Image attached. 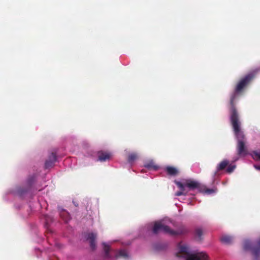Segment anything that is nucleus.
I'll list each match as a JSON object with an SVG mask.
<instances>
[{
    "mask_svg": "<svg viewBox=\"0 0 260 260\" xmlns=\"http://www.w3.org/2000/svg\"><path fill=\"white\" fill-rule=\"evenodd\" d=\"M139 157L138 153L136 152H133L129 154L127 157V161L129 163H132L136 160H137Z\"/></svg>",
    "mask_w": 260,
    "mask_h": 260,
    "instance_id": "obj_16",
    "label": "nucleus"
},
{
    "mask_svg": "<svg viewBox=\"0 0 260 260\" xmlns=\"http://www.w3.org/2000/svg\"><path fill=\"white\" fill-rule=\"evenodd\" d=\"M179 251L176 256L179 257L185 258V260H209L208 255L204 252L191 253L189 248L184 245H179Z\"/></svg>",
    "mask_w": 260,
    "mask_h": 260,
    "instance_id": "obj_3",
    "label": "nucleus"
},
{
    "mask_svg": "<svg viewBox=\"0 0 260 260\" xmlns=\"http://www.w3.org/2000/svg\"><path fill=\"white\" fill-rule=\"evenodd\" d=\"M254 167L257 170H260V166L254 165Z\"/></svg>",
    "mask_w": 260,
    "mask_h": 260,
    "instance_id": "obj_24",
    "label": "nucleus"
},
{
    "mask_svg": "<svg viewBox=\"0 0 260 260\" xmlns=\"http://www.w3.org/2000/svg\"><path fill=\"white\" fill-rule=\"evenodd\" d=\"M144 166L147 169L153 170H157L159 168V167L156 165L153 161H149Z\"/></svg>",
    "mask_w": 260,
    "mask_h": 260,
    "instance_id": "obj_15",
    "label": "nucleus"
},
{
    "mask_svg": "<svg viewBox=\"0 0 260 260\" xmlns=\"http://www.w3.org/2000/svg\"><path fill=\"white\" fill-rule=\"evenodd\" d=\"M73 203H74V204L75 205V206H77L78 205L76 204V203H75V202L73 201Z\"/></svg>",
    "mask_w": 260,
    "mask_h": 260,
    "instance_id": "obj_27",
    "label": "nucleus"
},
{
    "mask_svg": "<svg viewBox=\"0 0 260 260\" xmlns=\"http://www.w3.org/2000/svg\"><path fill=\"white\" fill-rule=\"evenodd\" d=\"M230 121L237 140L236 146L237 155L239 156H245L248 153L247 148L246 146V139L243 132L241 129L239 116H236L234 114L233 115H230Z\"/></svg>",
    "mask_w": 260,
    "mask_h": 260,
    "instance_id": "obj_1",
    "label": "nucleus"
},
{
    "mask_svg": "<svg viewBox=\"0 0 260 260\" xmlns=\"http://www.w3.org/2000/svg\"><path fill=\"white\" fill-rule=\"evenodd\" d=\"M175 184L180 188V190L175 193L176 196H186L187 191H186L185 188L183 183L175 180L174 181Z\"/></svg>",
    "mask_w": 260,
    "mask_h": 260,
    "instance_id": "obj_11",
    "label": "nucleus"
},
{
    "mask_svg": "<svg viewBox=\"0 0 260 260\" xmlns=\"http://www.w3.org/2000/svg\"><path fill=\"white\" fill-rule=\"evenodd\" d=\"M258 70H256L250 72L241 78L235 87L234 91L231 94L230 101V115H234L239 116L238 111L236 108V101L238 98V94L241 92L254 78Z\"/></svg>",
    "mask_w": 260,
    "mask_h": 260,
    "instance_id": "obj_2",
    "label": "nucleus"
},
{
    "mask_svg": "<svg viewBox=\"0 0 260 260\" xmlns=\"http://www.w3.org/2000/svg\"><path fill=\"white\" fill-rule=\"evenodd\" d=\"M26 192V190H25V191H23V190H20V193L21 194H23V193H24V192Z\"/></svg>",
    "mask_w": 260,
    "mask_h": 260,
    "instance_id": "obj_26",
    "label": "nucleus"
},
{
    "mask_svg": "<svg viewBox=\"0 0 260 260\" xmlns=\"http://www.w3.org/2000/svg\"><path fill=\"white\" fill-rule=\"evenodd\" d=\"M216 190V189H213V188L206 189L205 191V192L207 194H211V193L215 192Z\"/></svg>",
    "mask_w": 260,
    "mask_h": 260,
    "instance_id": "obj_23",
    "label": "nucleus"
},
{
    "mask_svg": "<svg viewBox=\"0 0 260 260\" xmlns=\"http://www.w3.org/2000/svg\"><path fill=\"white\" fill-rule=\"evenodd\" d=\"M111 155L107 152H99L98 158L101 161H105L110 159Z\"/></svg>",
    "mask_w": 260,
    "mask_h": 260,
    "instance_id": "obj_13",
    "label": "nucleus"
},
{
    "mask_svg": "<svg viewBox=\"0 0 260 260\" xmlns=\"http://www.w3.org/2000/svg\"><path fill=\"white\" fill-rule=\"evenodd\" d=\"M122 256L124 257H127V254L126 252L124 250H120L116 257Z\"/></svg>",
    "mask_w": 260,
    "mask_h": 260,
    "instance_id": "obj_22",
    "label": "nucleus"
},
{
    "mask_svg": "<svg viewBox=\"0 0 260 260\" xmlns=\"http://www.w3.org/2000/svg\"><path fill=\"white\" fill-rule=\"evenodd\" d=\"M60 216L65 222H68L70 219V215L69 213L65 210H63L61 212Z\"/></svg>",
    "mask_w": 260,
    "mask_h": 260,
    "instance_id": "obj_18",
    "label": "nucleus"
},
{
    "mask_svg": "<svg viewBox=\"0 0 260 260\" xmlns=\"http://www.w3.org/2000/svg\"><path fill=\"white\" fill-rule=\"evenodd\" d=\"M203 230L201 228H198L195 230L196 237L198 238L199 240L202 239V236L203 235Z\"/></svg>",
    "mask_w": 260,
    "mask_h": 260,
    "instance_id": "obj_19",
    "label": "nucleus"
},
{
    "mask_svg": "<svg viewBox=\"0 0 260 260\" xmlns=\"http://www.w3.org/2000/svg\"><path fill=\"white\" fill-rule=\"evenodd\" d=\"M97 237V234L93 233H90L87 234L86 237V240L89 241L90 243V248L93 250H95L96 246L95 240Z\"/></svg>",
    "mask_w": 260,
    "mask_h": 260,
    "instance_id": "obj_7",
    "label": "nucleus"
},
{
    "mask_svg": "<svg viewBox=\"0 0 260 260\" xmlns=\"http://www.w3.org/2000/svg\"><path fill=\"white\" fill-rule=\"evenodd\" d=\"M188 229L183 225H180L176 231L171 229L170 235L176 236L183 235L188 232Z\"/></svg>",
    "mask_w": 260,
    "mask_h": 260,
    "instance_id": "obj_9",
    "label": "nucleus"
},
{
    "mask_svg": "<svg viewBox=\"0 0 260 260\" xmlns=\"http://www.w3.org/2000/svg\"><path fill=\"white\" fill-rule=\"evenodd\" d=\"M103 249L105 251V257L108 258H111V256L109 253V251L110 250V246L106 244L105 243H103Z\"/></svg>",
    "mask_w": 260,
    "mask_h": 260,
    "instance_id": "obj_17",
    "label": "nucleus"
},
{
    "mask_svg": "<svg viewBox=\"0 0 260 260\" xmlns=\"http://www.w3.org/2000/svg\"><path fill=\"white\" fill-rule=\"evenodd\" d=\"M220 240L222 243L230 244L233 242V238L230 236H223L221 237Z\"/></svg>",
    "mask_w": 260,
    "mask_h": 260,
    "instance_id": "obj_14",
    "label": "nucleus"
},
{
    "mask_svg": "<svg viewBox=\"0 0 260 260\" xmlns=\"http://www.w3.org/2000/svg\"><path fill=\"white\" fill-rule=\"evenodd\" d=\"M235 168H236V166L235 165H229L227 166V168H226V171L227 173L230 174V173H232L234 171Z\"/></svg>",
    "mask_w": 260,
    "mask_h": 260,
    "instance_id": "obj_21",
    "label": "nucleus"
},
{
    "mask_svg": "<svg viewBox=\"0 0 260 260\" xmlns=\"http://www.w3.org/2000/svg\"><path fill=\"white\" fill-rule=\"evenodd\" d=\"M168 175L170 176H175L179 173L178 170L175 167L172 166H167L165 168Z\"/></svg>",
    "mask_w": 260,
    "mask_h": 260,
    "instance_id": "obj_12",
    "label": "nucleus"
},
{
    "mask_svg": "<svg viewBox=\"0 0 260 260\" xmlns=\"http://www.w3.org/2000/svg\"><path fill=\"white\" fill-rule=\"evenodd\" d=\"M243 249L245 250L251 249L252 253L255 259H257L260 255V238L257 241V245L251 248V244L250 241L245 240L243 244Z\"/></svg>",
    "mask_w": 260,
    "mask_h": 260,
    "instance_id": "obj_4",
    "label": "nucleus"
},
{
    "mask_svg": "<svg viewBox=\"0 0 260 260\" xmlns=\"http://www.w3.org/2000/svg\"><path fill=\"white\" fill-rule=\"evenodd\" d=\"M56 161V154L55 152H52L50 155H49L47 159L46 160L45 163V169H48L52 167L54 165V162Z\"/></svg>",
    "mask_w": 260,
    "mask_h": 260,
    "instance_id": "obj_8",
    "label": "nucleus"
},
{
    "mask_svg": "<svg viewBox=\"0 0 260 260\" xmlns=\"http://www.w3.org/2000/svg\"><path fill=\"white\" fill-rule=\"evenodd\" d=\"M183 184L184 187H187L190 190H193L200 187V184L198 182L191 180H186Z\"/></svg>",
    "mask_w": 260,
    "mask_h": 260,
    "instance_id": "obj_10",
    "label": "nucleus"
},
{
    "mask_svg": "<svg viewBox=\"0 0 260 260\" xmlns=\"http://www.w3.org/2000/svg\"><path fill=\"white\" fill-rule=\"evenodd\" d=\"M33 180H34V179H29L28 182H29V184L30 185H31L33 182Z\"/></svg>",
    "mask_w": 260,
    "mask_h": 260,
    "instance_id": "obj_25",
    "label": "nucleus"
},
{
    "mask_svg": "<svg viewBox=\"0 0 260 260\" xmlns=\"http://www.w3.org/2000/svg\"><path fill=\"white\" fill-rule=\"evenodd\" d=\"M230 162L227 159H224L221 161L216 167L215 171L213 173V177L215 178L219 176V172L224 170L229 165Z\"/></svg>",
    "mask_w": 260,
    "mask_h": 260,
    "instance_id": "obj_6",
    "label": "nucleus"
},
{
    "mask_svg": "<svg viewBox=\"0 0 260 260\" xmlns=\"http://www.w3.org/2000/svg\"><path fill=\"white\" fill-rule=\"evenodd\" d=\"M154 234H157L159 232H163L165 234H168L170 235L171 229L169 226L165 225L160 221L155 222L152 230Z\"/></svg>",
    "mask_w": 260,
    "mask_h": 260,
    "instance_id": "obj_5",
    "label": "nucleus"
},
{
    "mask_svg": "<svg viewBox=\"0 0 260 260\" xmlns=\"http://www.w3.org/2000/svg\"><path fill=\"white\" fill-rule=\"evenodd\" d=\"M251 156L255 160H260V151H253L251 153Z\"/></svg>",
    "mask_w": 260,
    "mask_h": 260,
    "instance_id": "obj_20",
    "label": "nucleus"
}]
</instances>
